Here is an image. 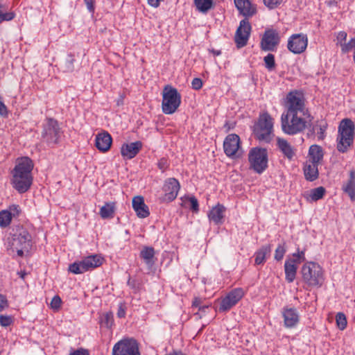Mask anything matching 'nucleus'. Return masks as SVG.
<instances>
[{"instance_id":"obj_1","label":"nucleus","mask_w":355,"mask_h":355,"mask_svg":"<svg viewBox=\"0 0 355 355\" xmlns=\"http://www.w3.org/2000/svg\"><path fill=\"white\" fill-rule=\"evenodd\" d=\"M33 162L28 157H21L16 160L11 171L10 184L18 193H24L31 188L33 180Z\"/></svg>"},{"instance_id":"obj_2","label":"nucleus","mask_w":355,"mask_h":355,"mask_svg":"<svg viewBox=\"0 0 355 355\" xmlns=\"http://www.w3.org/2000/svg\"><path fill=\"white\" fill-rule=\"evenodd\" d=\"M281 119L283 132L293 135L304 130L313 117L309 112H286L282 114Z\"/></svg>"},{"instance_id":"obj_3","label":"nucleus","mask_w":355,"mask_h":355,"mask_svg":"<svg viewBox=\"0 0 355 355\" xmlns=\"http://www.w3.org/2000/svg\"><path fill=\"white\" fill-rule=\"evenodd\" d=\"M354 123L349 119H343L339 124L336 139L337 150L342 153L347 152L354 139Z\"/></svg>"},{"instance_id":"obj_4","label":"nucleus","mask_w":355,"mask_h":355,"mask_svg":"<svg viewBox=\"0 0 355 355\" xmlns=\"http://www.w3.org/2000/svg\"><path fill=\"white\" fill-rule=\"evenodd\" d=\"M303 281L309 286L320 287L324 280L322 268L315 262L309 261L302 268Z\"/></svg>"},{"instance_id":"obj_5","label":"nucleus","mask_w":355,"mask_h":355,"mask_svg":"<svg viewBox=\"0 0 355 355\" xmlns=\"http://www.w3.org/2000/svg\"><path fill=\"white\" fill-rule=\"evenodd\" d=\"M12 251H16L19 257H23L24 252H28L32 245V237L28 231L23 227H18L12 235L10 243Z\"/></svg>"},{"instance_id":"obj_6","label":"nucleus","mask_w":355,"mask_h":355,"mask_svg":"<svg viewBox=\"0 0 355 355\" xmlns=\"http://www.w3.org/2000/svg\"><path fill=\"white\" fill-rule=\"evenodd\" d=\"M273 119L268 112L260 114L258 122L255 125L254 134L259 141L270 142L273 135Z\"/></svg>"},{"instance_id":"obj_7","label":"nucleus","mask_w":355,"mask_h":355,"mask_svg":"<svg viewBox=\"0 0 355 355\" xmlns=\"http://www.w3.org/2000/svg\"><path fill=\"white\" fill-rule=\"evenodd\" d=\"M103 261V257L98 254L89 255L83 258L81 261L70 264L69 271L73 274H82L99 267L102 265Z\"/></svg>"},{"instance_id":"obj_8","label":"nucleus","mask_w":355,"mask_h":355,"mask_svg":"<svg viewBox=\"0 0 355 355\" xmlns=\"http://www.w3.org/2000/svg\"><path fill=\"white\" fill-rule=\"evenodd\" d=\"M250 167L257 173H263L268 166V153L262 148H252L248 154Z\"/></svg>"},{"instance_id":"obj_9","label":"nucleus","mask_w":355,"mask_h":355,"mask_svg":"<svg viewBox=\"0 0 355 355\" xmlns=\"http://www.w3.org/2000/svg\"><path fill=\"white\" fill-rule=\"evenodd\" d=\"M112 355H140L137 340L132 338H124L114 344Z\"/></svg>"},{"instance_id":"obj_10","label":"nucleus","mask_w":355,"mask_h":355,"mask_svg":"<svg viewBox=\"0 0 355 355\" xmlns=\"http://www.w3.org/2000/svg\"><path fill=\"white\" fill-rule=\"evenodd\" d=\"M181 103V95L171 86H166L163 91L162 111H176Z\"/></svg>"},{"instance_id":"obj_11","label":"nucleus","mask_w":355,"mask_h":355,"mask_svg":"<svg viewBox=\"0 0 355 355\" xmlns=\"http://www.w3.org/2000/svg\"><path fill=\"white\" fill-rule=\"evenodd\" d=\"M62 132L57 121L48 119L44 125L42 137L44 141L49 145H54L58 143Z\"/></svg>"},{"instance_id":"obj_12","label":"nucleus","mask_w":355,"mask_h":355,"mask_svg":"<svg viewBox=\"0 0 355 355\" xmlns=\"http://www.w3.org/2000/svg\"><path fill=\"white\" fill-rule=\"evenodd\" d=\"M280 42L279 32L275 29L265 31L260 42L261 49L263 51H275Z\"/></svg>"},{"instance_id":"obj_13","label":"nucleus","mask_w":355,"mask_h":355,"mask_svg":"<svg viewBox=\"0 0 355 355\" xmlns=\"http://www.w3.org/2000/svg\"><path fill=\"white\" fill-rule=\"evenodd\" d=\"M308 45V37L303 33L293 34L288 40L287 48L294 54L303 53Z\"/></svg>"},{"instance_id":"obj_14","label":"nucleus","mask_w":355,"mask_h":355,"mask_svg":"<svg viewBox=\"0 0 355 355\" xmlns=\"http://www.w3.org/2000/svg\"><path fill=\"white\" fill-rule=\"evenodd\" d=\"M244 294V291L241 288H236L232 290L224 298L222 299L219 307V311L225 312L229 311L239 302V301L243 297Z\"/></svg>"},{"instance_id":"obj_15","label":"nucleus","mask_w":355,"mask_h":355,"mask_svg":"<svg viewBox=\"0 0 355 355\" xmlns=\"http://www.w3.org/2000/svg\"><path fill=\"white\" fill-rule=\"evenodd\" d=\"M251 28V25L247 19H243L240 21L234 37L238 48H242L247 44L250 35Z\"/></svg>"},{"instance_id":"obj_16","label":"nucleus","mask_w":355,"mask_h":355,"mask_svg":"<svg viewBox=\"0 0 355 355\" xmlns=\"http://www.w3.org/2000/svg\"><path fill=\"white\" fill-rule=\"evenodd\" d=\"M21 213V209L18 205H11L6 209L0 211V227H7L11 223L13 218H17Z\"/></svg>"},{"instance_id":"obj_17","label":"nucleus","mask_w":355,"mask_h":355,"mask_svg":"<svg viewBox=\"0 0 355 355\" xmlns=\"http://www.w3.org/2000/svg\"><path fill=\"white\" fill-rule=\"evenodd\" d=\"M180 189V184L177 179L174 178L166 179L163 186L164 200L167 202L174 200L177 198Z\"/></svg>"},{"instance_id":"obj_18","label":"nucleus","mask_w":355,"mask_h":355,"mask_svg":"<svg viewBox=\"0 0 355 355\" xmlns=\"http://www.w3.org/2000/svg\"><path fill=\"white\" fill-rule=\"evenodd\" d=\"M304 100L302 92L298 91L289 92L286 96L288 111H303Z\"/></svg>"},{"instance_id":"obj_19","label":"nucleus","mask_w":355,"mask_h":355,"mask_svg":"<svg viewBox=\"0 0 355 355\" xmlns=\"http://www.w3.org/2000/svg\"><path fill=\"white\" fill-rule=\"evenodd\" d=\"M284 325L286 328L295 327L300 321V315L295 308L284 307L282 311Z\"/></svg>"},{"instance_id":"obj_20","label":"nucleus","mask_w":355,"mask_h":355,"mask_svg":"<svg viewBox=\"0 0 355 355\" xmlns=\"http://www.w3.org/2000/svg\"><path fill=\"white\" fill-rule=\"evenodd\" d=\"M143 147L140 141L125 143L121 147V154L124 159H131L136 157Z\"/></svg>"},{"instance_id":"obj_21","label":"nucleus","mask_w":355,"mask_h":355,"mask_svg":"<svg viewBox=\"0 0 355 355\" xmlns=\"http://www.w3.org/2000/svg\"><path fill=\"white\" fill-rule=\"evenodd\" d=\"M240 138L237 135H229L223 143V148L225 155L232 157L236 155L239 148Z\"/></svg>"},{"instance_id":"obj_22","label":"nucleus","mask_w":355,"mask_h":355,"mask_svg":"<svg viewBox=\"0 0 355 355\" xmlns=\"http://www.w3.org/2000/svg\"><path fill=\"white\" fill-rule=\"evenodd\" d=\"M234 1L239 13L245 17V19H248L256 14V6L252 4L250 0H234Z\"/></svg>"},{"instance_id":"obj_23","label":"nucleus","mask_w":355,"mask_h":355,"mask_svg":"<svg viewBox=\"0 0 355 355\" xmlns=\"http://www.w3.org/2000/svg\"><path fill=\"white\" fill-rule=\"evenodd\" d=\"M132 205L139 218H145L150 215L149 209L145 204L142 196H135L132 199Z\"/></svg>"},{"instance_id":"obj_24","label":"nucleus","mask_w":355,"mask_h":355,"mask_svg":"<svg viewBox=\"0 0 355 355\" xmlns=\"http://www.w3.org/2000/svg\"><path fill=\"white\" fill-rule=\"evenodd\" d=\"M112 139L107 132L98 133L96 136V147L101 152H107L111 146Z\"/></svg>"},{"instance_id":"obj_25","label":"nucleus","mask_w":355,"mask_h":355,"mask_svg":"<svg viewBox=\"0 0 355 355\" xmlns=\"http://www.w3.org/2000/svg\"><path fill=\"white\" fill-rule=\"evenodd\" d=\"M225 207L220 204H218L208 213V218L210 221L213 222L215 225H220L223 223L224 212Z\"/></svg>"},{"instance_id":"obj_26","label":"nucleus","mask_w":355,"mask_h":355,"mask_svg":"<svg viewBox=\"0 0 355 355\" xmlns=\"http://www.w3.org/2000/svg\"><path fill=\"white\" fill-rule=\"evenodd\" d=\"M318 164L306 161L304 166V173L305 178L313 182L318 178Z\"/></svg>"},{"instance_id":"obj_27","label":"nucleus","mask_w":355,"mask_h":355,"mask_svg":"<svg viewBox=\"0 0 355 355\" xmlns=\"http://www.w3.org/2000/svg\"><path fill=\"white\" fill-rule=\"evenodd\" d=\"M309 159L307 161L320 164L324 157L322 148L317 144L311 145L309 149Z\"/></svg>"},{"instance_id":"obj_28","label":"nucleus","mask_w":355,"mask_h":355,"mask_svg":"<svg viewBox=\"0 0 355 355\" xmlns=\"http://www.w3.org/2000/svg\"><path fill=\"white\" fill-rule=\"evenodd\" d=\"M343 191L347 193L352 201L355 200V171L351 170L349 172V178L347 182L343 184Z\"/></svg>"},{"instance_id":"obj_29","label":"nucleus","mask_w":355,"mask_h":355,"mask_svg":"<svg viewBox=\"0 0 355 355\" xmlns=\"http://www.w3.org/2000/svg\"><path fill=\"white\" fill-rule=\"evenodd\" d=\"M277 146L284 157L288 159H291L295 155L293 147L286 139L278 137L277 139Z\"/></svg>"},{"instance_id":"obj_30","label":"nucleus","mask_w":355,"mask_h":355,"mask_svg":"<svg viewBox=\"0 0 355 355\" xmlns=\"http://www.w3.org/2000/svg\"><path fill=\"white\" fill-rule=\"evenodd\" d=\"M297 266L293 261L286 259L284 263L285 278L288 283L293 282L296 277Z\"/></svg>"},{"instance_id":"obj_31","label":"nucleus","mask_w":355,"mask_h":355,"mask_svg":"<svg viewBox=\"0 0 355 355\" xmlns=\"http://www.w3.org/2000/svg\"><path fill=\"white\" fill-rule=\"evenodd\" d=\"M116 211V202H105L99 211V214L103 219L112 218Z\"/></svg>"},{"instance_id":"obj_32","label":"nucleus","mask_w":355,"mask_h":355,"mask_svg":"<svg viewBox=\"0 0 355 355\" xmlns=\"http://www.w3.org/2000/svg\"><path fill=\"white\" fill-rule=\"evenodd\" d=\"M271 252V246L270 245L262 246L255 254L254 262L256 265H261L266 261V256L269 255Z\"/></svg>"},{"instance_id":"obj_33","label":"nucleus","mask_w":355,"mask_h":355,"mask_svg":"<svg viewBox=\"0 0 355 355\" xmlns=\"http://www.w3.org/2000/svg\"><path fill=\"white\" fill-rule=\"evenodd\" d=\"M155 250L152 247H144L140 252V257L144 259L145 263L148 267H152L154 264L153 258Z\"/></svg>"},{"instance_id":"obj_34","label":"nucleus","mask_w":355,"mask_h":355,"mask_svg":"<svg viewBox=\"0 0 355 355\" xmlns=\"http://www.w3.org/2000/svg\"><path fill=\"white\" fill-rule=\"evenodd\" d=\"M327 127L328 123L326 120L321 119L320 121H317L315 125L313 127V130L316 132L318 141H322L325 138Z\"/></svg>"},{"instance_id":"obj_35","label":"nucleus","mask_w":355,"mask_h":355,"mask_svg":"<svg viewBox=\"0 0 355 355\" xmlns=\"http://www.w3.org/2000/svg\"><path fill=\"white\" fill-rule=\"evenodd\" d=\"M196 9L202 12L207 13L214 6L213 0H193Z\"/></svg>"},{"instance_id":"obj_36","label":"nucleus","mask_w":355,"mask_h":355,"mask_svg":"<svg viewBox=\"0 0 355 355\" xmlns=\"http://www.w3.org/2000/svg\"><path fill=\"white\" fill-rule=\"evenodd\" d=\"M326 193V190L323 187H319L310 191L309 198L311 201L316 202L322 199Z\"/></svg>"},{"instance_id":"obj_37","label":"nucleus","mask_w":355,"mask_h":355,"mask_svg":"<svg viewBox=\"0 0 355 355\" xmlns=\"http://www.w3.org/2000/svg\"><path fill=\"white\" fill-rule=\"evenodd\" d=\"M101 324L107 327L111 328L114 324V315L112 312H107L104 313L100 320Z\"/></svg>"},{"instance_id":"obj_38","label":"nucleus","mask_w":355,"mask_h":355,"mask_svg":"<svg viewBox=\"0 0 355 355\" xmlns=\"http://www.w3.org/2000/svg\"><path fill=\"white\" fill-rule=\"evenodd\" d=\"M288 261H293L294 263L298 266L301 262L305 260V252L304 250H300L297 249V252L292 254V257L286 259Z\"/></svg>"},{"instance_id":"obj_39","label":"nucleus","mask_w":355,"mask_h":355,"mask_svg":"<svg viewBox=\"0 0 355 355\" xmlns=\"http://www.w3.org/2000/svg\"><path fill=\"white\" fill-rule=\"evenodd\" d=\"M263 62L265 64V67L269 71H273L275 68V55L272 53L267 54L263 58Z\"/></svg>"},{"instance_id":"obj_40","label":"nucleus","mask_w":355,"mask_h":355,"mask_svg":"<svg viewBox=\"0 0 355 355\" xmlns=\"http://www.w3.org/2000/svg\"><path fill=\"white\" fill-rule=\"evenodd\" d=\"M340 49L343 53H347L352 50L355 52V37L351 38L349 42L343 43Z\"/></svg>"},{"instance_id":"obj_41","label":"nucleus","mask_w":355,"mask_h":355,"mask_svg":"<svg viewBox=\"0 0 355 355\" xmlns=\"http://www.w3.org/2000/svg\"><path fill=\"white\" fill-rule=\"evenodd\" d=\"M3 7V6L0 4V24L3 23V21H11L15 17V14L13 12H3L1 10Z\"/></svg>"},{"instance_id":"obj_42","label":"nucleus","mask_w":355,"mask_h":355,"mask_svg":"<svg viewBox=\"0 0 355 355\" xmlns=\"http://www.w3.org/2000/svg\"><path fill=\"white\" fill-rule=\"evenodd\" d=\"M336 320L338 329H340V330H343L346 328L347 322L346 316L344 313H338L336 316Z\"/></svg>"},{"instance_id":"obj_43","label":"nucleus","mask_w":355,"mask_h":355,"mask_svg":"<svg viewBox=\"0 0 355 355\" xmlns=\"http://www.w3.org/2000/svg\"><path fill=\"white\" fill-rule=\"evenodd\" d=\"M286 253V248L284 245H278L275 252V259L277 261H281Z\"/></svg>"},{"instance_id":"obj_44","label":"nucleus","mask_w":355,"mask_h":355,"mask_svg":"<svg viewBox=\"0 0 355 355\" xmlns=\"http://www.w3.org/2000/svg\"><path fill=\"white\" fill-rule=\"evenodd\" d=\"M12 318L10 315H0V324L2 327H6L12 323Z\"/></svg>"},{"instance_id":"obj_45","label":"nucleus","mask_w":355,"mask_h":355,"mask_svg":"<svg viewBox=\"0 0 355 355\" xmlns=\"http://www.w3.org/2000/svg\"><path fill=\"white\" fill-rule=\"evenodd\" d=\"M347 34L345 31H340L336 35V44L337 45H340V46H342V44L343 43L346 42Z\"/></svg>"},{"instance_id":"obj_46","label":"nucleus","mask_w":355,"mask_h":355,"mask_svg":"<svg viewBox=\"0 0 355 355\" xmlns=\"http://www.w3.org/2000/svg\"><path fill=\"white\" fill-rule=\"evenodd\" d=\"M62 304V300L58 295H55L51 302V307L54 310H58Z\"/></svg>"},{"instance_id":"obj_47","label":"nucleus","mask_w":355,"mask_h":355,"mask_svg":"<svg viewBox=\"0 0 355 355\" xmlns=\"http://www.w3.org/2000/svg\"><path fill=\"white\" fill-rule=\"evenodd\" d=\"M264 5L269 9H274L281 4L283 0H263Z\"/></svg>"},{"instance_id":"obj_48","label":"nucleus","mask_w":355,"mask_h":355,"mask_svg":"<svg viewBox=\"0 0 355 355\" xmlns=\"http://www.w3.org/2000/svg\"><path fill=\"white\" fill-rule=\"evenodd\" d=\"M188 199L191 205L190 209L195 213L198 212L199 204L197 198L194 196H191L189 197Z\"/></svg>"},{"instance_id":"obj_49","label":"nucleus","mask_w":355,"mask_h":355,"mask_svg":"<svg viewBox=\"0 0 355 355\" xmlns=\"http://www.w3.org/2000/svg\"><path fill=\"white\" fill-rule=\"evenodd\" d=\"M158 168L162 171V172H164L168 166V161L165 158H161L157 163Z\"/></svg>"},{"instance_id":"obj_50","label":"nucleus","mask_w":355,"mask_h":355,"mask_svg":"<svg viewBox=\"0 0 355 355\" xmlns=\"http://www.w3.org/2000/svg\"><path fill=\"white\" fill-rule=\"evenodd\" d=\"M75 61L73 56L69 55L66 61V67L68 71H73L74 69L73 62Z\"/></svg>"},{"instance_id":"obj_51","label":"nucleus","mask_w":355,"mask_h":355,"mask_svg":"<svg viewBox=\"0 0 355 355\" xmlns=\"http://www.w3.org/2000/svg\"><path fill=\"white\" fill-rule=\"evenodd\" d=\"M192 88L198 90L202 87V80L199 78H195L191 82Z\"/></svg>"},{"instance_id":"obj_52","label":"nucleus","mask_w":355,"mask_h":355,"mask_svg":"<svg viewBox=\"0 0 355 355\" xmlns=\"http://www.w3.org/2000/svg\"><path fill=\"white\" fill-rule=\"evenodd\" d=\"M88 11L93 14L95 11V0H84Z\"/></svg>"},{"instance_id":"obj_53","label":"nucleus","mask_w":355,"mask_h":355,"mask_svg":"<svg viewBox=\"0 0 355 355\" xmlns=\"http://www.w3.org/2000/svg\"><path fill=\"white\" fill-rule=\"evenodd\" d=\"M69 355H89V352L87 349L80 348L71 352Z\"/></svg>"},{"instance_id":"obj_54","label":"nucleus","mask_w":355,"mask_h":355,"mask_svg":"<svg viewBox=\"0 0 355 355\" xmlns=\"http://www.w3.org/2000/svg\"><path fill=\"white\" fill-rule=\"evenodd\" d=\"M117 316L120 318H124L125 316V307L122 304H119V306Z\"/></svg>"},{"instance_id":"obj_55","label":"nucleus","mask_w":355,"mask_h":355,"mask_svg":"<svg viewBox=\"0 0 355 355\" xmlns=\"http://www.w3.org/2000/svg\"><path fill=\"white\" fill-rule=\"evenodd\" d=\"M8 306V302L5 296L0 295V311Z\"/></svg>"},{"instance_id":"obj_56","label":"nucleus","mask_w":355,"mask_h":355,"mask_svg":"<svg viewBox=\"0 0 355 355\" xmlns=\"http://www.w3.org/2000/svg\"><path fill=\"white\" fill-rule=\"evenodd\" d=\"M202 300L200 297H195L192 302V306L195 308H198L200 305H202Z\"/></svg>"},{"instance_id":"obj_57","label":"nucleus","mask_w":355,"mask_h":355,"mask_svg":"<svg viewBox=\"0 0 355 355\" xmlns=\"http://www.w3.org/2000/svg\"><path fill=\"white\" fill-rule=\"evenodd\" d=\"M0 111H7L6 106L5 105L1 96H0Z\"/></svg>"},{"instance_id":"obj_58","label":"nucleus","mask_w":355,"mask_h":355,"mask_svg":"<svg viewBox=\"0 0 355 355\" xmlns=\"http://www.w3.org/2000/svg\"><path fill=\"white\" fill-rule=\"evenodd\" d=\"M209 307V305H200L198 309L199 311L205 312Z\"/></svg>"},{"instance_id":"obj_59","label":"nucleus","mask_w":355,"mask_h":355,"mask_svg":"<svg viewBox=\"0 0 355 355\" xmlns=\"http://www.w3.org/2000/svg\"><path fill=\"white\" fill-rule=\"evenodd\" d=\"M211 52L214 55H220L221 54V51L220 50H215V49H212L211 50Z\"/></svg>"},{"instance_id":"obj_60","label":"nucleus","mask_w":355,"mask_h":355,"mask_svg":"<svg viewBox=\"0 0 355 355\" xmlns=\"http://www.w3.org/2000/svg\"><path fill=\"white\" fill-rule=\"evenodd\" d=\"M166 355H184L182 352L173 351V352Z\"/></svg>"},{"instance_id":"obj_61","label":"nucleus","mask_w":355,"mask_h":355,"mask_svg":"<svg viewBox=\"0 0 355 355\" xmlns=\"http://www.w3.org/2000/svg\"><path fill=\"white\" fill-rule=\"evenodd\" d=\"M0 116L6 118L8 116V112H0Z\"/></svg>"},{"instance_id":"obj_62","label":"nucleus","mask_w":355,"mask_h":355,"mask_svg":"<svg viewBox=\"0 0 355 355\" xmlns=\"http://www.w3.org/2000/svg\"><path fill=\"white\" fill-rule=\"evenodd\" d=\"M353 60H354V62L355 63V51L354 52V54H353Z\"/></svg>"},{"instance_id":"obj_63","label":"nucleus","mask_w":355,"mask_h":355,"mask_svg":"<svg viewBox=\"0 0 355 355\" xmlns=\"http://www.w3.org/2000/svg\"><path fill=\"white\" fill-rule=\"evenodd\" d=\"M166 114H172L173 112H166Z\"/></svg>"}]
</instances>
